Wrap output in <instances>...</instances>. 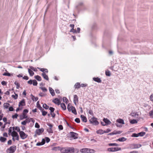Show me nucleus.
<instances>
[{
	"label": "nucleus",
	"instance_id": "12",
	"mask_svg": "<svg viewBox=\"0 0 153 153\" xmlns=\"http://www.w3.org/2000/svg\"><path fill=\"white\" fill-rule=\"evenodd\" d=\"M104 122L105 123L106 126L110 124L111 122L107 118H104L103 120Z\"/></svg>",
	"mask_w": 153,
	"mask_h": 153
},
{
	"label": "nucleus",
	"instance_id": "45",
	"mask_svg": "<svg viewBox=\"0 0 153 153\" xmlns=\"http://www.w3.org/2000/svg\"><path fill=\"white\" fill-rule=\"evenodd\" d=\"M105 74L107 76H110L111 75V73L109 71H105Z\"/></svg>",
	"mask_w": 153,
	"mask_h": 153
},
{
	"label": "nucleus",
	"instance_id": "6",
	"mask_svg": "<svg viewBox=\"0 0 153 153\" xmlns=\"http://www.w3.org/2000/svg\"><path fill=\"white\" fill-rule=\"evenodd\" d=\"M20 137L22 139H25L27 138L28 135L26 134L23 131H21L19 132Z\"/></svg>",
	"mask_w": 153,
	"mask_h": 153
},
{
	"label": "nucleus",
	"instance_id": "39",
	"mask_svg": "<svg viewBox=\"0 0 153 153\" xmlns=\"http://www.w3.org/2000/svg\"><path fill=\"white\" fill-rule=\"evenodd\" d=\"M32 118H27L25 121L26 122V123H29L31 121V120H32Z\"/></svg>",
	"mask_w": 153,
	"mask_h": 153
},
{
	"label": "nucleus",
	"instance_id": "43",
	"mask_svg": "<svg viewBox=\"0 0 153 153\" xmlns=\"http://www.w3.org/2000/svg\"><path fill=\"white\" fill-rule=\"evenodd\" d=\"M14 94H15V95H13L12 96V97L14 99L16 100L17 98L18 97V95L17 94H16L15 93H14Z\"/></svg>",
	"mask_w": 153,
	"mask_h": 153
},
{
	"label": "nucleus",
	"instance_id": "53",
	"mask_svg": "<svg viewBox=\"0 0 153 153\" xmlns=\"http://www.w3.org/2000/svg\"><path fill=\"white\" fill-rule=\"evenodd\" d=\"M49 109L50 110V113L53 112L55 110L54 108L51 107H50Z\"/></svg>",
	"mask_w": 153,
	"mask_h": 153
},
{
	"label": "nucleus",
	"instance_id": "60",
	"mask_svg": "<svg viewBox=\"0 0 153 153\" xmlns=\"http://www.w3.org/2000/svg\"><path fill=\"white\" fill-rule=\"evenodd\" d=\"M75 121L77 123H79L80 122V119L78 118H76L75 120Z\"/></svg>",
	"mask_w": 153,
	"mask_h": 153
},
{
	"label": "nucleus",
	"instance_id": "14",
	"mask_svg": "<svg viewBox=\"0 0 153 153\" xmlns=\"http://www.w3.org/2000/svg\"><path fill=\"white\" fill-rule=\"evenodd\" d=\"M53 102L55 104H56L58 105H59L60 103V101L58 98H55L54 100H53Z\"/></svg>",
	"mask_w": 153,
	"mask_h": 153
},
{
	"label": "nucleus",
	"instance_id": "7",
	"mask_svg": "<svg viewBox=\"0 0 153 153\" xmlns=\"http://www.w3.org/2000/svg\"><path fill=\"white\" fill-rule=\"evenodd\" d=\"M10 135L13 137V140L15 141L14 137L15 136H17V140L19 139V136L17 132L16 131H13L12 133L10 134Z\"/></svg>",
	"mask_w": 153,
	"mask_h": 153
},
{
	"label": "nucleus",
	"instance_id": "41",
	"mask_svg": "<svg viewBox=\"0 0 153 153\" xmlns=\"http://www.w3.org/2000/svg\"><path fill=\"white\" fill-rule=\"evenodd\" d=\"M32 82H33L32 84H33V85L36 86L37 85V82L36 80H35V79L33 80Z\"/></svg>",
	"mask_w": 153,
	"mask_h": 153
},
{
	"label": "nucleus",
	"instance_id": "16",
	"mask_svg": "<svg viewBox=\"0 0 153 153\" xmlns=\"http://www.w3.org/2000/svg\"><path fill=\"white\" fill-rule=\"evenodd\" d=\"M49 90L51 94V95L53 96H54L55 95V93L54 90L51 88V87L49 88Z\"/></svg>",
	"mask_w": 153,
	"mask_h": 153
},
{
	"label": "nucleus",
	"instance_id": "4",
	"mask_svg": "<svg viewBox=\"0 0 153 153\" xmlns=\"http://www.w3.org/2000/svg\"><path fill=\"white\" fill-rule=\"evenodd\" d=\"M74 149L73 147H67L65 149V152L66 153H74Z\"/></svg>",
	"mask_w": 153,
	"mask_h": 153
},
{
	"label": "nucleus",
	"instance_id": "54",
	"mask_svg": "<svg viewBox=\"0 0 153 153\" xmlns=\"http://www.w3.org/2000/svg\"><path fill=\"white\" fill-rule=\"evenodd\" d=\"M18 116V115L17 114H15L14 115H13L12 117L13 119L17 118Z\"/></svg>",
	"mask_w": 153,
	"mask_h": 153
},
{
	"label": "nucleus",
	"instance_id": "56",
	"mask_svg": "<svg viewBox=\"0 0 153 153\" xmlns=\"http://www.w3.org/2000/svg\"><path fill=\"white\" fill-rule=\"evenodd\" d=\"M58 128L59 130H63V127L62 125H59L58 126Z\"/></svg>",
	"mask_w": 153,
	"mask_h": 153
},
{
	"label": "nucleus",
	"instance_id": "15",
	"mask_svg": "<svg viewBox=\"0 0 153 153\" xmlns=\"http://www.w3.org/2000/svg\"><path fill=\"white\" fill-rule=\"evenodd\" d=\"M37 68L39 69L40 71L42 72L43 73H44V72H45L47 73L48 72V70L47 69L45 68H41L39 67H37Z\"/></svg>",
	"mask_w": 153,
	"mask_h": 153
},
{
	"label": "nucleus",
	"instance_id": "8",
	"mask_svg": "<svg viewBox=\"0 0 153 153\" xmlns=\"http://www.w3.org/2000/svg\"><path fill=\"white\" fill-rule=\"evenodd\" d=\"M80 151L82 153H91V149L87 148H83L80 149Z\"/></svg>",
	"mask_w": 153,
	"mask_h": 153
},
{
	"label": "nucleus",
	"instance_id": "27",
	"mask_svg": "<svg viewBox=\"0 0 153 153\" xmlns=\"http://www.w3.org/2000/svg\"><path fill=\"white\" fill-rule=\"evenodd\" d=\"M35 78L38 81H40L42 80V78L39 75L35 76Z\"/></svg>",
	"mask_w": 153,
	"mask_h": 153
},
{
	"label": "nucleus",
	"instance_id": "40",
	"mask_svg": "<svg viewBox=\"0 0 153 153\" xmlns=\"http://www.w3.org/2000/svg\"><path fill=\"white\" fill-rule=\"evenodd\" d=\"M22 118H20L21 120H22L23 119L27 118V116L26 115V114L22 113Z\"/></svg>",
	"mask_w": 153,
	"mask_h": 153
},
{
	"label": "nucleus",
	"instance_id": "28",
	"mask_svg": "<svg viewBox=\"0 0 153 153\" xmlns=\"http://www.w3.org/2000/svg\"><path fill=\"white\" fill-rule=\"evenodd\" d=\"M28 72L30 76H32L34 74V73L30 68L28 69Z\"/></svg>",
	"mask_w": 153,
	"mask_h": 153
},
{
	"label": "nucleus",
	"instance_id": "61",
	"mask_svg": "<svg viewBox=\"0 0 153 153\" xmlns=\"http://www.w3.org/2000/svg\"><path fill=\"white\" fill-rule=\"evenodd\" d=\"M35 127L36 128H39L40 127V126L37 123H36L35 124Z\"/></svg>",
	"mask_w": 153,
	"mask_h": 153
},
{
	"label": "nucleus",
	"instance_id": "34",
	"mask_svg": "<svg viewBox=\"0 0 153 153\" xmlns=\"http://www.w3.org/2000/svg\"><path fill=\"white\" fill-rule=\"evenodd\" d=\"M61 106L63 110H65L66 109V107L65 104L64 103L61 104Z\"/></svg>",
	"mask_w": 153,
	"mask_h": 153
},
{
	"label": "nucleus",
	"instance_id": "23",
	"mask_svg": "<svg viewBox=\"0 0 153 153\" xmlns=\"http://www.w3.org/2000/svg\"><path fill=\"white\" fill-rule=\"evenodd\" d=\"M74 88L75 89H79L80 87V85L79 83L77 82L75 83L74 85Z\"/></svg>",
	"mask_w": 153,
	"mask_h": 153
},
{
	"label": "nucleus",
	"instance_id": "13",
	"mask_svg": "<svg viewBox=\"0 0 153 153\" xmlns=\"http://www.w3.org/2000/svg\"><path fill=\"white\" fill-rule=\"evenodd\" d=\"M25 105V100L23 99L20 101L19 104V106L20 107V106H24Z\"/></svg>",
	"mask_w": 153,
	"mask_h": 153
},
{
	"label": "nucleus",
	"instance_id": "20",
	"mask_svg": "<svg viewBox=\"0 0 153 153\" xmlns=\"http://www.w3.org/2000/svg\"><path fill=\"white\" fill-rule=\"evenodd\" d=\"M93 79L95 81L97 82L98 83H100L101 82V80L100 78H99L98 77H94L93 78Z\"/></svg>",
	"mask_w": 153,
	"mask_h": 153
},
{
	"label": "nucleus",
	"instance_id": "36",
	"mask_svg": "<svg viewBox=\"0 0 153 153\" xmlns=\"http://www.w3.org/2000/svg\"><path fill=\"white\" fill-rule=\"evenodd\" d=\"M39 88L41 89L44 92L47 91V89L45 87H40Z\"/></svg>",
	"mask_w": 153,
	"mask_h": 153
},
{
	"label": "nucleus",
	"instance_id": "18",
	"mask_svg": "<svg viewBox=\"0 0 153 153\" xmlns=\"http://www.w3.org/2000/svg\"><path fill=\"white\" fill-rule=\"evenodd\" d=\"M42 75L44 79L47 80H48L49 78L47 75H46L45 73L42 74Z\"/></svg>",
	"mask_w": 153,
	"mask_h": 153
},
{
	"label": "nucleus",
	"instance_id": "50",
	"mask_svg": "<svg viewBox=\"0 0 153 153\" xmlns=\"http://www.w3.org/2000/svg\"><path fill=\"white\" fill-rule=\"evenodd\" d=\"M63 101L64 102H65L67 103H68V99L66 97H63Z\"/></svg>",
	"mask_w": 153,
	"mask_h": 153
},
{
	"label": "nucleus",
	"instance_id": "1",
	"mask_svg": "<svg viewBox=\"0 0 153 153\" xmlns=\"http://www.w3.org/2000/svg\"><path fill=\"white\" fill-rule=\"evenodd\" d=\"M141 146L142 145L140 144H132L130 145L128 147L126 148V149H134L140 148L141 147Z\"/></svg>",
	"mask_w": 153,
	"mask_h": 153
},
{
	"label": "nucleus",
	"instance_id": "5",
	"mask_svg": "<svg viewBox=\"0 0 153 153\" xmlns=\"http://www.w3.org/2000/svg\"><path fill=\"white\" fill-rule=\"evenodd\" d=\"M70 137L74 139H76L78 138V134L75 132H70Z\"/></svg>",
	"mask_w": 153,
	"mask_h": 153
},
{
	"label": "nucleus",
	"instance_id": "49",
	"mask_svg": "<svg viewBox=\"0 0 153 153\" xmlns=\"http://www.w3.org/2000/svg\"><path fill=\"white\" fill-rule=\"evenodd\" d=\"M114 152H116V151L120 150L121 149L120 148L114 147Z\"/></svg>",
	"mask_w": 153,
	"mask_h": 153
},
{
	"label": "nucleus",
	"instance_id": "55",
	"mask_svg": "<svg viewBox=\"0 0 153 153\" xmlns=\"http://www.w3.org/2000/svg\"><path fill=\"white\" fill-rule=\"evenodd\" d=\"M131 136L132 137H138V134L133 133L132 134Z\"/></svg>",
	"mask_w": 153,
	"mask_h": 153
},
{
	"label": "nucleus",
	"instance_id": "22",
	"mask_svg": "<svg viewBox=\"0 0 153 153\" xmlns=\"http://www.w3.org/2000/svg\"><path fill=\"white\" fill-rule=\"evenodd\" d=\"M116 122L118 123L124 124H125L124 121L123 120L121 119H119L116 120Z\"/></svg>",
	"mask_w": 153,
	"mask_h": 153
},
{
	"label": "nucleus",
	"instance_id": "31",
	"mask_svg": "<svg viewBox=\"0 0 153 153\" xmlns=\"http://www.w3.org/2000/svg\"><path fill=\"white\" fill-rule=\"evenodd\" d=\"M60 149V148L59 146L54 147L52 148V150L56 151L57 150H59Z\"/></svg>",
	"mask_w": 153,
	"mask_h": 153
},
{
	"label": "nucleus",
	"instance_id": "37",
	"mask_svg": "<svg viewBox=\"0 0 153 153\" xmlns=\"http://www.w3.org/2000/svg\"><path fill=\"white\" fill-rule=\"evenodd\" d=\"M149 114L150 116L153 118V105H152V109L149 112Z\"/></svg>",
	"mask_w": 153,
	"mask_h": 153
},
{
	"label": "nucleus",
	"instance_id": "25",
	"mask_svg": "<svg viewBox=\"0 0 153 153\" xmlns=\"http://www.w3.org/2000/svg\"><path fill=\"white\" fill-rule=\"evenodd\" d=\"M36 107L38 108L40 110H42L43 108L39 104V101H38L36 103Z\"/></svg>",
	"mask_w": 153,
	"mask_h": 153
},
{
	"label": "nucleus",
	"instance_id": "46",
	"mask_svg": "<svg viewBox=\"0 0 153 153\" xmlns=\"http://www.w3.org/2000/svg\"><path fill=\"white\" fill-rule=\"evenodd\" d=\"M12 129H13V127H10L9 128V130H8V134L9 135H10V134L12 133Z\"/></svg>",
	"mask_w": 153,
	"mask_h": 153
},
{
	"label": "nucleus",
	"instance_id": "42",
	"mask_svg": "<svg viewBox=\"0 0 153 153\" xmlns=\"http://www.w3.org/2000/svg\"><path fill=\"white\" fill-rule=\"evenodd\" d=\"M14 84L16 86V88L17 89H19L20 87V84L19 83L17 82H14Z\"/></svg>",
	"mask_w": 153,
	"mask_h": 153
},
{
	"label": "nucleus",
	"instance_id": "26",
	"mask_svg": "<svg viewBox=\"0 0 153 153\" xmlns=\"http://www.w3.org/2000/svg\"><path fill=\"white\" fill-rule=\"evenodd\" d=\"M10 105L9 103H5L4 104L3 106L4 108L7 109L9 107Z\"/></svg>",
	"mask_w": 153,
	"mask_h": 153
},
{
	"label": "nucleus",
	"instance_id": "35",
	"mask_svg": "<svg viewBox=\"0 0 153 153\" xmlns=\"http://www.w3.org/2000/svg\"><path fill=\"white\" fill-rule=\"evenodd\" d=\"M130 123L132 124H136L137 123V121L136 120L133 119L130 121Z\"/></svg>",
	"mask_w": 153,
	"mask_h": 153
},
{
	"label": "nucleus",
	"instance_id": "29",
	"mask_svg": "<svg viewBox=\"0 0 153 153\" xmlns=\"http://www.w3.org/2000/svg\"><path fill=\"white\" fill-rule=\"evenodd\" d=\"M13 130H16L18 132H19L21 131L19 128L18 126L13 127Z\"/></svg>",
	"mask_w": 153,
	"mask_h": 153
},
{
	"label": "nucleus",
	"instance_id": "47",
	"mask_svg": "<svg viewBox=\"0 0 153 153\" xmlns=\"http://www.w3.org/2000/svg\"><path fill=\"white\" fill-rule=\"evenodd\" d=\"M149 99L150 101L153 102V93L149 97Z\"/></svg>",
	"mask_w": 153,
	"mask_h": 153
},
{
	"label": "nucleus",
	"instance_id": "21",
	"mask_svg": "<svg viewBox=\"0 0 153 153\" xmlns=\"http://www.w3.org/2000/svg\"><path fill=\"white\" fill-rule=\"evenodd\" d=\"M104 131L103 130L100 129L96 131V133L97 134H102L104 133Z\"/></svg>",
	"mask_w": 153,
	"mask_h": 153
},
{
	"label": "nucleus",
	"instance_id": "3",
	"mask_svg": "<svg viewBox=\"0 0 153 153\" xmlns=\"http://www.w3.org/2000/svg\"><path fill=\"white\" fill-rule=\"evenodd\" d=\"M16 149V146H13L10 147L6 150L7 153H13Z\"/></svg>",
	"mask_w": 153,
	"mask_h": 153
},
{
	"label": "nucleus",
	"instance_id": "58",
	"mask_svg": "<svg viewBox=\"0 0 153 153\" xmlns=\"http://www.w3.org/2000/svg\"><path fill=\"white\" fill-rule=\"evenodd\" d=\"M104 133H108L111 131V130L109 128H107L106 131H104Z\"/></svg>",
	"mask_w": 153,
	"mask_h": 153
},
{
	"label": "nucleus",
	"instance_id": "44",
	"mask_svg": "<svg viewBox=\"0 0 153 153\" xmlns=\"http://www.w3.org/2000/svg\"><path fill=\"white\" fill-rule=\"evenodd\" d=\"M47 131L49 133H53V131L52 129V128H48L47 129Z\"/></svg>",
	"mask_w": 153,
	"mask_h": 153
},
{
	"label": "nucleus",
	"instance_id": "11",
	"mask_svg": "<svg viewBox=\"0 0 153 153\" xmlns=\"http://www.w3.org/2000/svg\"><path fill=\"white\" fill-rule=\"evenodd\" d=\"M74 102L75 105H76V102L78 101V97L76 95H74Z\"/></svg>",
	"mask_w": 153,
	"mask_h": 153
},
{
	"label": "nucleus",
	"instance_id": "24",
	"mask_svg": "<svg viewBox=\"0 0 153 153\" xmlns=\"http://www.w3.org/2000/svg\"><path fill=\"white\" fill-rule=\"evenodd\" d=\"M126 139L124 137H122L120 138H119L117 140V141H119L120 142H123L126 141Z\"/></svg>",
	"mask_w": 153,
	"mask_h": 153
},
{
	"label": "nucleus",
	"instance_id": "33",
	"mask_svg": "<svg viewBox=\"0 0 153 153\" xmlns=\"http://www.w3.org/2000/svg\"><path fill=\"white\" fill-rule=\"evenodd\" d=\"M6 138L2 137H0V141L2 142H4L6 140Z\"/></svg>",
	"mask_w": 153,
	"mask_h": 153
},
{
	"label": "nucleus",
	"instance_id": "32",
	"mask_svg": "<svg viewBox=\"0 0 153 153\" xmlns=\"http://www.w3.org/2000/svg\"><path fill=\"white\" fill-rule=\"evenodd\" d=\"M40 111L42 112V115L43 116H45L47 113V112L44 111V109L43 108L42 110H41Z\"/></svg>",
	"mask_w": 153,
	"mask_h": 153
},
{
	"label": "nucleus",
	"instance_id": "51",
	"mask_svg": "<svg viewBox=\"0 0 153 153\" xmlns=\"http://www.w3.org/2000/svg\"><path fill=\"white\" fill-rule=\"evenodd\" d=\"M3 75L7 76H10V74L9 73L5 72L3 74Z\"/></svg>",
	"mask_w": 153,
	"mask_h": 153
},
{
	"label": "nucleus",
	"instance_id": "9",
	"mask_svg": "<svg viewBox=\"0 0 153 153\" xmlns=\"http://www.w3.org/2000/svg\"><path fill=\"white\" fill-rule=\"evenodd\" d=\"M44 131V129L43 128L40 129H38L36 130L35 133L37 135H40Z\"/></svg>",
	"mask_w": 153,
	"mask_h": 153
},
{
	"label": "nucleus",
	"instance_id": "17",
	"mask_svg": "<svg viewBox=\"0 0 153 153\" xmlns=\"http://www.w3.org/2000/svg\"><path fill=\"white\" fill-rule=\"evenodd\" d=\"M71 111L75 114H76L77 113L75 108L73 106L71 107Z\"/></svg>",
	"mask_w": 153,
	"mask_h": 153
},
{
	"label": "nucleus",
	"instance_id": "48",
	"mask_svg": "<svg viewBox=\"0 0 153 153\" xmlns=\"http://www.w3.org/2000/svg\"><path fill=\"white\" fill-rule=\"evenodd\" d=\"M108 151L109 152H114V147L109 148L108 149Z\"/></svg>",
	"mask_w": 153,
	"mask_h": 153
},
{
	"label": "nucleus",
	"instance_id": "59",
	"mask_svg": "<svg viewBox=\"0 0 153 153\" xmlns=\"http://www.w3.org/2000/svg\"><path fill=\"white\" fill-rule=\"evenodd\" d=\"M28 112V110L27 109H25L23 110V114H27Z\"/></svg>",
	"mask_w": 153,
	"mask_h": 153
},
{
	"label": "nucleus",
	"instance_id": "10",
	"mask_svg": "<svg viewBox=\"0 0 153 153\" xmlns=\"http://www.w3.org/2000/svg\"><path fill=\"white\" fill-rule=\"evenodd\" d=\"M130 115L132 117H134L136 118H138L139 117V114L137 112H131L130 114Z\"/></svg>",
	"mask_w": 153,
	"mask_h": 153
},
{
	"label": "nucleus",
	"instance_id": "57",
	"mask_svg": "<svg viewBox=\"0 0 153 153\" xmlns=\"http://www.w3.org/2000/svg\"><path fill=\"white\" fill-rule=\"evenodd\" d=\"M1 84L3 85H7V82L4 81H3L1 82Z\"/></svg>",
	"mask_w": 153,
	"mask_h": 153
},
{
	"label": "nucleus",
	"instance_id": "63",
	"mask_svg": "<svg viewBox=\"0 0 153 153\" xmlns=\"http://www.w3.org/2000/svg\"><path fill=\"white\" fill-rule=\"evenodd\" d=\"M70 32H73V33H76V30L74 29H71Z\"/></svg>",
	"mask_w": 153,
	"mask_h": 153
},
{
	"label": "nucleus",
	"instance_id": "38",
	"mask_svg": "<svg viewBox=\"0 0 153 153\" xmlns=\"http://www.w3.org/2000/svg\"><path fill=\"white\" fill-rule=\"evenodd\" d=\"M108 146H117L118 145L116 143H110L108 144Z\"/></svg>",
	"mask_w": 153,
	"mask_h": 153
},
{
	"label": "nucleus",
	"instance_id": "19",
	"mask_svg": "<svg viewBox=\"0 0 153 153\" xmlns=\"http://www.w3.org/2000/svg\"><path fill=\"white\" fill-rule=\"evenodd\" d=\"M81 120H82L85 122L86 123L87 121V119L85 117L84 115H81L80 116Z\"/></svg>",
	"mask_w": 153,
	"mask_h": 153
},
{
	"label": "nucleus",
	"instance_id": "62",
	"mask_svg": "<svg viewBox=\"0 0 153 153\" xmlns=\"http://www.w3.org/2000/svg\"><path fill=\"white\" fill-rule=\"evenodd\" d=\"M47 125L49 127V128H52V127H53V125L52 124H51L49 123H47Z\"/></svg>",
	"mask_w": 153,
	"mask_h": 153
},
{
	"label": "nucleus",
	"instance_id": "52",
	"mask_svg": "<svg viewBox=\"0 0 153 153\" xmlns=\"http://www.w3.org/2000/svg\"><path fill=\"white\" fill-rule=\"evenodd\" d=\"M43 107L45 109H48L49 108V106L45 103L43 104Z\"/></svg>",
	"mask_w": 153,
	"mask_h": 153
},
{
	"label": "nucleus",
	"instance_id": "30",
	"mask_svg": "<svg viewBox=\"0 0 153 153\" xmlns=\"http://www.w3.org/2000/svg\"><path fill=\"white\" fill-rule=\"evenodd\" d=\"M146 134V133L145 132L142 131L138 133V134L139 136L143 137Z\"/></svg>",
	"mask_w": 153,
	"mask_h": 153
},
{
	"label": "nucleus",
	"instance_id": "64",
	"mask_svg": "<svg viewBox=\"0 0 153 153\" xmlns=\"http://www.w3.org/2000/svg\"><path fill=\"white\" fill-rule=\"evenodd\" d=\"M50 114L51 115L52 117L53 118H54L55 116V114L53 112H51L50 113Z\"/></svg>",
	"mask_w": 153,
	"mask_h": 153
},
{
	"label": "nucleus",
	"instance_id": "2",
	"mask_svg": "<svg viewBox=\"0 0 153 153\" xmlns=\"http://www.w3.org/2000/svg\"><path fill=\"white\" fill-rule=\"evenodd\" d=\"M97 118L93 117H92L89 121L90 123L94 125H97L99 124V122L97 121Z\"/></svg>",
	"mask_w": 153,
	"mask_h": 153
}]
</instances>
